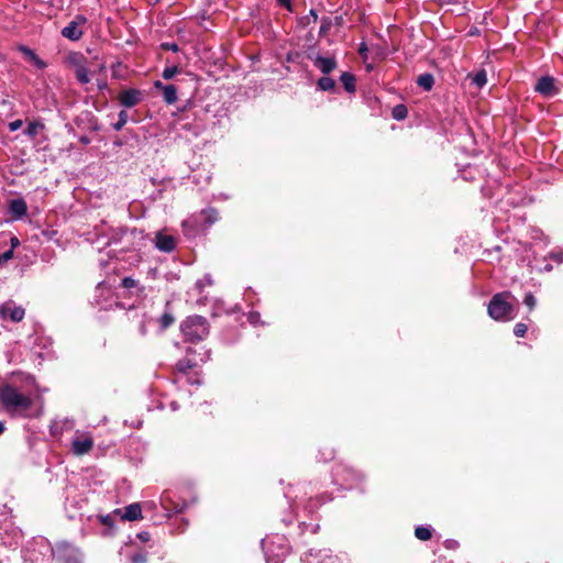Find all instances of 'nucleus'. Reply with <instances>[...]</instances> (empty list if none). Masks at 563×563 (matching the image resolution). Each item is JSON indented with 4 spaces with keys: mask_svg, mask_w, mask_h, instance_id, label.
Instances as JSON below:
<instances>
[{
    "mask_svg": "<svg viewBox=\"0 0 563 563\" xmlns=\"http://www.w3.org/2000/svg\"><path fill=\"white\" fill-rule=\"evenodd\" d=\"M141 92L134 89L125 90L120 93L119 100L125 107H133L139 103Z\"/></svg>",
    "mask_w": 563,
    "mask_h": 563,
    "instance_id": "obj_11",
    "label": "nucleus"
},
{
    "mask_svg": "<svg viewBox=\"0 0 563 563\" xmlns=\"http://www.w3.org/2000/svg\"><path fill=\"white\" fill-rule=\"evenodd\" d=\"M313 64L318 67L323 74H329L336 67V60L334 57H323L321 55H317L313 58Z\"/></svg>",
    "mask_w": 563,
    "mask_h": 563,
    "instance_id": "obj_9",
    "label": "nucleus"
},
{
    "mask_svg": "<svg viewBox=\"0 0 563 563\" xmlns=\"http://www.w3.org/2000/svg\"><path fill=\"white\" fill-rule=\"evenodd\" d=\"M93 445V441L90 437H80L74 440L73 442V451L77 455H82L88 453Z\"/></svg>",
    "mask_w": 563,
    "mask_h": 563,
    "instance_id": "obj_8",
    "label": "nucleus"
},
{
    "mask_svg": "<svg viewBox=\"0 0 563 563\" xmlns=\"http://www.w3.org/2000/svg\"><path fill=\"white\" fill-rule=\"evenodd\" d=\"M366 51H367V47H366V45L363 43V44L360 46V48H358V53L363 55Z\"/></svg>",
    "mask_w": 563,
    "mask_h": 563,
    "instance_id": "obj_38",
    "label": "nucleus"
},
{
    "mask_svg": "<svg viewBox=\"0 0 563 563\" xmlns=\"http://www.w3.org/2000/svg\"><path fill=\"white\" fill-rule=\"evenodd\" d=\"M279 5L286 8L288 11H291V0H276Z\"/></svg>",
    "mask_w": 563,
    "mask_h": 563,
    "instance_id": "obj_36",
    "label": "nucleus"
},
{
    "mask_svg": "<svg viewBox=\"0 0 563 563\" xmlns=\"http://www.w3.org/2000/svg\"><path fill=\"white\" fill-rule=\"evenodd\" d=\"M162 48L165 49V51L177 52L178 51V45L176 43H163L162 44Z\"/></svg>",
    "mask_w": 563,
    "mask_h": 563,
    "instance_id": "obj_33",
    "label": "nucleus"
},
{
    "mask_svg": "<svg viewBox=\"0 0 563 563\" xmlns=\"http://www.w3.org/2000/svg\"><path fill=\"white\" fill-rule=\"evenodd\" d=\"M4 431V426L3 423L0 421V434Z\"/></svg>",
    "mask_w": 563,
    "mask_h": 563,
    "instance_id": "obj_41",
    "label": "nucleus"
},
{
    "mask_svg": "<svg viewBox=\"0 0 563 563\" xmlns=\"http://www.w3.org/2000/svg\"><path fill=\"white\" fill-rule=\"evenodd\" d=\"M65 63L73 70H76L86 65V58L80 53L73 52L66 56Z\"/></svg>",
    "mask_w": 563,
    "mask_h": 563,
    "instance_id": "obj_14",
    "label": "nucleus"
},
{
    "mask_svg": "<svg viewBox=\"0 0 563 563\" xmlns=\"http://www.w3.org/2000/svg\"><path fill=\"white\" fill-rule=\"evenodd\" d=\"M342 85L347 92L355 91V76L351 73H343L340 77Z\"/></svg>",
    "mask_w": 563,
    "mask_h": 563,
    "instance_id": "obj_16",
    "label": "nucleus"
},
{
    "mask_svg": "<svg viewBox=\"0 0 563 563\" xmlns=\"http://www.w3.org/2000/svg\"><path fill=\"white\" fill-rule=\"evenodd\" d=\"M42 128L41 124L36 123V122H31L29 123L27 125V129H26V133L31 136H34L37 134V131L38 129Z\"/></svg>",
    "mask_w": 563,
    "mask_h": 563,
    "instance_id": "obj_29",
    "label": "nucleus"
},
{
    "mask_svg": "<svg viewBox=\"0 0 563 563\" xmlns=\"http://www.w3.org/2000/svg\"><path fill=\"white\" fill-rule=\"evenodd\" d=\"M122 286L124 288H132L135 286V280L131 277H125L122 279Z\"/></svg>",
    "mask_w": 563,
    "mask_h": 563,
    "instance_id": "obj_32",
    "label": "nucleus"
},
{
    "mask_svg": "<svg viewBox=\"0 0 563 563\" xmlns=\"http://www.w3.org/2000/svg\"><path fill=\"white\" fill-rule=\"evenodd\" d=\"M310 14H311V16H313V20L317 21L318 16L313 10L310 11Z\"/></svg>",
    "mask_w": 563,
    "mask_h": 563,
    "instance_id": "obj_40",
    "label": "nucleus"
},
{
    "mask_svg": "<svg viewBox=\"0 0 563 563\" xmlns=\"http://www.w3.org/2000/svg\"><path fill=\"white\" fill-rule=\"evenodd\" d=\"M407 117V108L404 104H397L393 109V118L396 120H404Z\"/></svg>",
    "mask_w": 563,
    "mask_h": 563,
    "instance_id": "obj_23",
    "label": "nucleus"
},
{
    "mask_svg": "<svg viewBox=\"0 0 563 563\" xmlns=\"http://www.w3.org/2000/svg\"><path fill=\"white\" fill-rule=\"evenodd\" d=\"M181 330L184 335L192 342L203 340L209 334L207 321L201 316L187 318L183 323Z\"/></svg>",
    "mask_w": 563,
    "mask_h": 563,
    "instance_id": "obj_3",
    "label": "nucleus"
},
{
    "mask_svg": "<svg viewBox=\"0 0 563 563\" xmlns=\"http://www.w3.org/2000/svg\"><path fill=\"white\" fill-rule=\"evenodd\" d=\"M154 86L163 89V97L167 103L173 104L177 101V89L174 85L164 86L161 81H156Z\"/></svg>",
    "mask_w": 563,
    "mask_h": 563,
    "instance_id": "obj_13",
    "label": "nucleus"
},
{
    "mask_svg": "<svg viewBox=\"0 0 563 563\" xmlns=\"http://www.w3.org/2000/svg\"><path fill=\"white\" fill-rule=\"evenodd\" d=\"M209 224H212L218 219V212L214 209L205 211Z\"/></svg>",
    "mask_w": 563,
    "mask_h": 563,
    "instance_id": "obj_30",
    "label": "nucleus"
},
{
    "mask_svg": "<svg viewBox=\"0 0 563 563\" xmlns=\"http://www.w3.org/2000/svg\"><path fill=\"white\" fill-rule=\"evenodd\" d=\"M528 330V327L525 323H517L514 328V333L518 338L525 336L526 332Z\"/></svg>",
    "mask_w": 563,
    "mask_h": 563,
    "instance_id": "obj_27",
    "label": "nucleus"
},
{
    "mask_svg": "<svg viewBox=\"0 0 563 563\" xmlns=\"http://www.w3.org/2000/svg\"><path fill=\"white\" fill-rule=\"evenodd\" d=\"M12 256H13V251L12 250H9V251L0 254V264L11 260Z\"/></svg>",
    "mask_w": 563,
    "mask_h": 563,
    "instance_id": "obj_34",
    "label": "nucleus"
},
{
    "mask_svg": "<svg viewBox=\"0 0 563 563\" xmlns=\"http://www.w3.org/2000/svg\"><path fill=\"white\" fill-rule=\"evenodd\" d=\"M510 292L504 291L493 296L488 305V314L496 321L511 320L514 307L508 301Z\"/></svg>",
    "mask_w": 563,
    "mask_h": 563,
    "instance_id": "obj_2",
    "label": "nucleus"
},
{
    "mask_svg": "<svg viewBox=\"0 0 563 563\" xmlns=\"http://www.w3.org/2000/svg\"><path fill=\"white\" fill-rule=\"evenodd\" d=\"M128 122V113L126 111L122 110L120 113H119V120L118 122H115L113 124V128L115 131H120L124 125L125 123Z\"/></svg>",
    "mask_w": 563,
    "mask_h": 563,
    "instance_id": "obj_24",
    "label": "nucleus"
},
{
    "mask_svg": "<svg viewBox=\"0 0 563 563\" xmlns=\"http://www.w3.org/2000/svg\"><path fill=\"white\" fill-rule=\"evenodd\" d=\"M137 538H139L142 542H147V541H150V539H151V534H150V532H147V531H142V532H140V533L137 534Z\"/></svg>",
    "mask_w": 563,
    "mask_h": 563,
    "instance_id": "obj_35",
    "label": "nucleus"
},
{
    "mask_svg": "<svg viewBox=\"0 0 563 563\" xmlns=\"http://www.w3.org/2000/svg\"><path fill=\"white\" fill-rule=\"evenodd\" d=\"M132 562L133 563H146L147 556L145 553H136L132 556Z\"/></svg>",
    "mask_w": 563,
    "mask_h": 563,
    "instance_id": "obj_31",
    "label": "nucleus"
},
{
    "mask_svg": "<svg viewBox=\"0 0 563 563\" xmlns=\"http://www.w3.org/2000/svg\"><path fill=\"white\" fill-rule=\"evenodd\" d=\"M86 19L81 15H78L74 21H71L67 26L62 30V35L71 41H78L82 31L79 29V24H84Z\"/></svg>",
    "mask_w": 563,
    "mask_h": 563,
    "instance_id": "obj_5",
    "label": "nucleus"
},
{
    "mask_svg": "<svg viewBox=\"0 0 563 563\" xmlns=\"http://www.w3.org/2000/svg\"><path fill=\"white\" fill-rule=\"evenodd\" d=\"M102 521H103V523H107V522H109V519L104 518V519H102Z\"/></svg>",
    "mask_w": 563,
    "mask_h": 563,
    "instance_id": "obj_42",
    "label": "nucleus"
},
{
    "mask_svg": "<svg viewBox=\"0 0 563 563\" xmlns=\"http://www.w3.org/2000/svg\"><path fill=\"white\" fill-rule=\"evenodd\" d=\"M0 317L2 319L10 318L13 322H19L24 317V309L16 307L12 301L0 305Z\"/></svg>",
    "mask_w": 563,
    "mask_h": 563,
    "instance_id": "obj_4",
    "label": "nucleus"
},
{
    "mask_svg": "<svg viewBox=\"0 0 563 563\" xmlns=\"http://www.w3.org/2000/svg\"><path fill=\"white\" fill-rule=\"evenodd\" d=\"M536 91L540 92L544 97H552L560 92V89L554 85V79L550 76L541 77L537 85Z\"/></svg>",
    "mask_w": 563,
    "mask_h": 563,
    "instance_id": "obj_6",
    "label": "nucleus"
},
{
    "mask_svg": "<svg viewBox=\"0 0 563 563\" xmlns=\"http://www.w3.org/2000/svg\"><path fill=\"white\" fill-rule=\"evenodd\" d=\"M0 401L8 413L22 417L31 416L35 405L34 398L9 384L0 387Z\"/></svg>",
    "mask_w": 563,
    "mask_h": 563,
    "instance_id": "obj_1",
    "label": "nucleus"
},
{
    "mask_svg": "<svg viewBox=\"0 0 563 563\" xmlns=\"http://www.w3.org/2000/svg\"><path fill=\"white\" fill-rule=\"evenodd\" d=\"M470 78L472 79V82H474L478 88H482L487 81L486 73L484 70L476 73L472 77L470 76Z\"/></svg>",
    "mask_w": 563,
    "mask_h": 563,
    "instance_id": "obj_22",
    "label": "nucleus"
},
{
    "mask_svg": "<svg viewBox=\"0 0 563 563\" xmlns=\"http://www.w3.org/2000/svg\"><path fill=\"white\" fill-rule=\"evenodd\" d=\"M525 305L528 307V309L531 311L534 309L536 305H537V300L534 298V296L529 292L525 296V300H523Z\"/></svg>",
    "mask_w": 563,
    "mask_h": 563,
    "instance_id": "obj_26",
    "label": "nucleus"
},
{
    "mask_svg": "<svg viewBox=\"0 0 563 563\" xmlns=\"http://www.w3.org/2000/svg\"><path fill=\"white\" fill-rule=\"evenodd\" d=\"M155 245L163 252H172L176 247V239L163 232H157L155 236Z\"/></svg>",
    "mask_w": 563,
    "mask_h": 563,
    "instance_id": "obj_7",
    "label": "nucleus"
},
{
    "mask_svg": "<svg viewBox=\"0 0 563 563\" xmlns=\"http://www.w3.org/2000/svg\"><path fill=\"white\" fill-rule=\"evenodd\" d=\"M415 536L417 539L421 541H428L432 537V532L429 528L426 527H417L415 530Z\"/></svg>",
    "mask_w": 563,
    "mask_h": 563,
    "instance_id": "obj_20",
    "label": "nucleus"
},
{
    "mask_svg": "<svg viewBox=\"0 0 563 563\" xmlns=\"http://www.w3.org/2000/svg\"><path fill=\"white\" fill-rule=\"evenodd\" d=\"M27 207L23 199H14L10 202V211L18 218L26 213Z\"/></svg>",
    "mask_w": 563,
    "mask_h": 563,
    "instance_id": "obj_15",
    "label": "nucleus"
},
{
    "mask_svg": "<svg viewBox=\"0 0 563 563\" xmlns=\"http://www.w3.org/2000/svg\"><path fill=\"white\" fill-rule=\"evenodd\" d=\"M417 84L419 85V87H421L424 90L429 91L433 87L434 78H433V76L431 74L426 73V74L420 75L417 78Z\"/></svg>",
    "mask_w": 563,
    "mask_h": 563,
    "instance_id": "obj_17",
    "label": "nucleus"
},
{
    "mask_svg": "<svg viewBox=\"0 0 563 563\" xmlns=\"http://www.w3.org/2000/svg\"><path fill=\"white\" fill-rule=\"evenodd\" d=\"M196 366V363L192 362L191 360L189 358H183V360H179L176 364V369L179 372V373H188L190 369H192L194 367Z\"/></svg>",
    "mask_w": 563,
    "mask_h": 563,
    "instance_id": "obj_18",
    "label": "nucleus"
},
{
    "mask_svg": "<svg viewBox=\"0 0 563 563\" xmlns=\"http://www.w3.org/2000/svg\"><path fill=\"white\" fill-rule=\"evenodd\" d=\"M177 73H178L177 66L166 67L163 71V77L168 80V79H172Z\"/></svg>",
    "mask_w": 563,
    "mask_h": 563,
    "instance_id": "obj_28",
    "label": "nucleus"
},
{
    "mask_svg": "<svg viewBox=\"0 0 563 563\" xmlns=\"http://www.w3.org/2000/svg\"><path fill=\"white\" fill-rule=\"evenodd\" d=\"M19 51L24 55V57L30 60L31 63H33V65L38 68V69H44L47 67V64L41 59L35 53L34 51H32L31 48H29L27 46H24V45H21L19 46Z\"/></svg>",
    "mask_w": 563,
    "mask_h": 563,
    "instance_id": "obj_12",
    "label": "nucleus"
},
{
    "mask_svg": "<svg viewBox=\"0 0 563 563\" xmlns=\"http://www.w3.org/2000/svg\"><path fill=\"white\" fill-rule=\"evenodd\" d=\"M142 508L139 503L131 504L124 508L121 519L125 521H134L142 519Z\"/></svg>",
    "mask_w": 563,
    "mask_h": 563,
    "instance_id": "obj_10",
    "label": "nucleus"
},
{
    "mask_svg": "<svg viewBox=\"0 0 563 563\" xmlns=\"http://www.w3.org/2000/svg\"><path fill=\"white\" fill-rule=\"evenodd\" d=\"M11 244H12V246H13V247H15L16 245H19V240H18V238H12V239H11Z\"/></svg>",
    "mask_w": 563,
    "mask_h": 563,
    "instance_id": "obj_39",
    "label": "nucleus"
},
{
    "mask_svg": "<svg viewBox=\"0 0 563 563\" xmlns=\"http://www.w3.org/2000/svg\"><path fill=\"white\" fill-rule=\"evenodd\" d=\"M21 126H22V121L21 120H15V121H13V122H11L9 124V128H10L11 131H16Z\"/></svg>",
    "mask_w": 563,
    "mask_h": 563,
    "instance_id": "obj_37",
    "label": "nucleus"
},
{
    "mask_svg": "<svg viewBox=\"0 0 563 563\" xmlns=\"http://www.w3.org/2000/svg\"><path fill=\"white\" fill-rule=\"evenodd\" d=\"M75 73V76L77 78V80L80 82V84H88L90 82V77H89V73H88V69H87V66L84 65L82 67L74 70Z\"/></svg>",
    "mask_w": 563,
    "mask_h": 563,
    "instance_id": "obj_19",
    "label": "nucleus"
},
{
    "mask_svg": "<svg viewBox=\"0 0 563 563\" xmlns=\"http://www.w3.org/2000/svg\"><path fill=\"white\" fill-rule=\"evenodd\" d=\"M175 321V318L170 314V313H164L161 319H159V323H161V328L163 330L167 329L170 324H173Z\"/></svg>",
    "mask_w": 563,
    "mask_h": 563,
    "instance_id": "obj_25",
    "label": "nucleus"
},
{
    "mask_svg": "<svg viewBox=\"0 0 563 563\" xmlns=\"http://www.w3.org/2000/svg\"><path fill=\"white\" fill-rule=\"evenodd\" d=\"M318 86L321 90L328 91L332 90L335 87V81L330 77H321L318 80Z\"/></svg>",
    "mask_w": 563,
    "mask_h": 563,
    "instance_id": "obj_21",
    "label": "nucleus"
}]
</instances>
